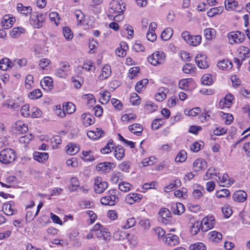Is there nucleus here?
I'll use <instances>...</instances> for the list:
<instances>
[{"label":"nucleus","instance_id":"1","mask_svg":"<svg viewBox=\"0 0 250 250\" xmlns=\"http://www.w3.org/2000/svg\"><path fill=\"white\" fill-rule=\"evenodd\" d=\"M119 193V191L117 189H112L109 190L107 195L101 198L100 200L101 204L104 205H114L119 200L118 197Z\"/></svg>","mask_w":250,"mask_h":250},{"label":"nucleus","instance_id":"2","mask_svg":"<svg viewBox=\"0 0 250 250\" xmlns=\"http://www.w3.org/2000/svg\"><path fill=\"white\" fill-rule=\"evenodd\" d=\"M16 157V152L11 148H6L0 152V162L3 164L14 162Z\"/></svg>","mask_w":250,"mask_h":250},{"label":"nucleus","instance_id":"3","mask_svg":"<svg viewBox=\"0 0 250 250\" xmlns=\"http://www.w3.org/2000/svg\"><path fill=\"white\" fill-rule=\"evenodd\" d=\"M165 60V55L162 51H155L151 55L147 57L148 62L154 66L164 63Z\"/></svg>","mask_w":250,"mask_h":250},{"label":"nucleus","instance_id":"4","mask_svg":"<svg viewBox=\"0 0 250 250\" xmlns=\"http://www.w3.org/2000/svg\"><path fill=\"white\" fill-rule=\"evenodd\" d=\"M125 9V5L122 0H113L110 3V14L123 13Z\"/></svg>","mask_w":250,"mask_h":250},{"label":"nucleus","instance_id":"5","mask_svg":"<svg viewBox=\"0 0 250 250\" xmlns=\"http://www.w3.org/2000/svg\"><path fill=\"white\" fill-rule=\"evenodd\" d=\"M159 221L164 224H169L172 217L170 211L167 208H162L159 212Z\"/></svg>","mask_w":250,"mask_h":250},{"label":"nucleus","instance_id":"6","mask_svg":"<svg viewBox=\"0 0 250 250\" xmlns=\"http://www.w3.org/2000/svg\"><path fill=\"white\" fill-rule=\"evenodd\" d=\"M108 187V183L105 181H103L100 177H97L94 179V189L97 193L103 192Z\"/></svg>","mask_w":250,"mask_h":250},{"label":"nucleus","instance_id":"7","mask_svg":"<svg viewBox=\"0 0 250 250\" xmlns=\"http://www.w3.org/2000/svg\"><path fill=\"white\" fill-rule=\"evenodd\" d=\"M27 125L21 121L16 122L12 126V130L17 134H21L28 131Z\"/></svg>","mask_w":250,"mask_h":250},{"label":"nucleus","instance_id":"8","mask_svg":"<svg viewBox=\"0 0 250 250\" xmlns=\"http://www.w3.org/2000/svg\"><path fill=\"white\" fill-rule=\"evenodd\" d=\"M228 38L230 44L234 43H239L242 42L244 40V36L240 32H231L229 33Z\"/></svg>","mask_w":250,"mask_h":250},{"label":"nucleus","instance_id":"9","mask_svg":"<svg viewBox=\"0 0 250 250\" xmlns=\"http://www.w3.org/2000/svg\"><path fill=\"white\" fill-rule=\"evenodd\" d=\"M43 21V19L42 18V15L40 17L37 13H32L30 16V22L34 28H41L42 26Z\"/></svg>","mask_w":250,"mask_h":250},{"label":"nucleus","instance_id":"10","mask_svg":"<svg viewBox=\"0 0 250 250\" xmlns=\"http://www.w3.org/2000/svg\"><path fill=\"white\" fill-rule=\"evenodd\" d=\"M202 225V230L206 231L208 229H212L215 225V220L212 217H205L201 223Z\"/></svg>","mask_w":250,"mask_h":250},{"label":"nucleus","instance_id":"11","mask_svg":"<svg viewBox=\"0 0 250 250\" xmlns=\"http://www.w3.org/2000/svg\"><path fill=\"white\" fill-rule=\"evenodd\" d=\"M15 21L14 17L10 15H6L2 19L1 24L4 29H8L12 27Z\"/></svg>","mask_w":250,"mask_h":250},{"label":"nucleus","instance_id":"12","mask_svg":"<svg viewBox=\"0 0 250 250\" xmlns=\"http://www.w3.org/2000/svg\"><path fill=\"white\" fill-rule=\"evenodd\" d=\"M165 243L170 246H174L178 244L179 242L178 237L173 234L168 233L164 238Z\"/></svg>","mask_w":250,"mask_h":250},{"label":"nucleus","instance_id":"13","mask_svg":"<svg viewBox=\"0 0 250 250\" xmlns=\"http://www.w3.org/2000/svg\"><path fill=\"white\" fill-rule=\"evenodd\" d=\"M114 167V164L112 163L103 162L99 163L97 166V169L98 171L106 173L109 172Z\"/></svg>","mask_w":250,"mask_h":250},{"label":"nucleus","instance_id":"14","mask_svg":"<svg viewBox=\"0 0 250 250\" xmlns=\"http://www.w3.org/2000/svg\"><path fill=\"white\" fill-rule=\"evenodd\" d=\"M206 56L204 54H198L195 57V62L197 66L200 68H207L208 65L206 60Z\"/></svg>","mask_w":250,"mask_h":250},{"label":"nucleus","instance_id":"15","mask_svg":"<svg viewBox=\"0 0 250 250\" xmlns=\"http://www.w3.org/2000/svg\"><path fill=\"white\" fill-rule=\"evenodd\" d=\"M104 134V132L101 128H96L94 130H89L87 132V136L93 140L101 138Z\"/></svg>","mask_w":250,"mask_h":250},{"label":"nucleus","instance_id":"16","mask_svg":"<svg viewBox=\"0 0 250 250\" xmlns=\"http://www.w3.org/2000/svg\"><path fill=\"white\" fill-rule=\"evenodd\" d=\"M247 194L243 190L236 191L232 195L234 201L238 202H243L247 199Z\"/></svg>","mask_w":250,"mask_h":250},{"label":"nucleus","instance_id":"17","mask_svg":"<svg viewBox=\"0 0 250 250\" xmlns=\"http://www.w3.org/2000/svg\"><path fill=\"white\" fill-rule=\"evenodd\" d=\"M142 195L136 193H130L125 197V201L129 204H133L135 202H139L142 198Z\"/></svg>","mask_w":250,"mask_h":250},{"label":"nucleus","instance_id":"18","mask_svg":"<svg viewBox=\"0 0 250 250\" xmlns=\"http://www.w3.org/2000/svg\"><path fill=\"white\" fill-rule=\"evenodd\" d=\"M193 167L195 171H198L205 169L207 167V164L203 159H198L193 163Z\"/></svg>","mask_w":250,"mask_h":250},{"label":"nucleus","instance_id":"19","mask_svg":"<svg viewBox=\"0 0 250 250\" xmlns=\"http://www.w3.org/2000/svg\"><path fill=\"white\" fill-rule=\"evenodd\" d=\"M81 119L83 120V124L86 126L90 125L95 123V119L94 117L90 114H83L81 116Z\"/></svg>","mask_w":250,"mask_h":250},{"label":"nucleus","instance_id":"20","mask_svg":"<svg viewBox=\"0 0 250 250\" xmlns=\"http://www.w3.org/2000/svg\"><path fill=\"white\" fill-rule=\"evenodd\" d=\"M129 130L138 136H140L142 134L143 130V126L140 124H134L128 126Z\"/></svg>","mask_w":250,"mask_h":250},{"label":"nucleus","instance_id":"21","mask_svg":"<svg viewBox=\"0 0 250 250\" xmlns=\"http://www.w3.org/2000/svg\"><path fill=\"white\" fill-rule=\"evenodd\" d=\"M111 73L110 66L108 64H105L103 68L101 74L99 76L100 80H104L107 78Z\"/></svg>","mask_w":250,"mask_h":250},{"label":"nucleus","instance_id":"22","mask_svg":"<svg viewBox=\"0 0 250 250\" xmlns=\"http://www.w3.org/2000/svg\"><path fill=\"white\" fill-rule=\"evenodd\" d=\"M237 51L239 54V57L241 59V61H243L246 58H249V54L250 49L246 46H240L238 49Z\"/></svg>","mask_w":250,"mask_h":250},{"label":"nucleus","instance_id":"23","mask_svg":"<svg viewBox=\"0 0 250 250\" xmlns=\"http://www.w3.org/2000/svg\"><path fill=\"white\" fill-rule=\"evenodd\" d=\"M185 210L184 205L181 203H177L172 206V211L174 214L180 215Z\"/></svg>","mask_w":250,"mask_h":250},{"label":"nucleus","instance_id":"24","mask_svg":"<svg viewBox=\"0 0 250 250\" xmlns=\"http://www.w3.org/2000/svg\"><path fill=\"white\" fill-rule=\"evenodd\" d=\"M33 155L34 159L40 163H44L48 158V154L46 152H35Z\"/></svg>","mask_w":250,"mask_h":250},{"label":"nucleus","instance_id":"25","mask_svg":"<svg viewBox=\"0 0 250 250\" xmlns=\"http://www.w3.org/2000/svg\"><path fill=\"white\" fill-rule=\"evenodd\" d=\"M218 180L220 185L222 187L229 186L232 183L227 174H224L222 177L218 176Z\"/></svg>","mask_w":250,"mask_h":250},{"label":"nucleus","instance_id":"26","mask_svg":"<svg viewBox=\"0 0 250 250\" xmlns=\"http://www.w3.org/2000/svg\"><path fill=\"white\" fill-rule=\"evenodd\" d=\"M80 150L79 145L73 143H69L67 146L66 152L70 155H75Z\"/></svg>","mask_w":250,"mask_h":250},{"label":"nucleus","instance_id":"27","mask_svg":"<svg viewBox=\"0 0 250 250\" xmlns=\"http://www.w3.org/2000/svg\"><path fill=\"white\" fill-rule=\"evenodd\" d=\"M114 156L118 160H122L125 156V149L121 146H117L114 150Z\"/></svg>","mask_w":250,"mask_h":250},{"label":"nucleus","instance_id":"28","mask_svg":"<svg viewBox=\"0 0 250 250\" xmlns=\"http://www.w3.org/2000/svg\"><path fill=\"white\" fill-rule=\"evenodd\" d=\"M25 31V29L22 27H14L10 31V35L13 38H18Z\"/></svg>","mask_w":250,"mask_h":250},{"label":"nucleus","instance_id":"29","mask_svg":"<svg viewBox=\"0 0 250 250\" xmlns=\"http://www.w3.org/2000/svg\"><path fill=\"white\" fill-rule=\"evenodd\" d=\"M209 239L215 242H219L222 238V234L216 231L210 232L208 234Z\"/></svg>","mask_w":250,"mask_h":250},{"label":"nucleus","instance_id":"30","mask_svg":"<svg viewBox=\"0 0 250 250\" xmlns=\"http://www.w3.org/2000/svg\"><path fill=\"white\" fill-rule=\"evenodd\" d=\"M136 221L134 217L128 218L122 223L121 228L124 229H128L135 226Z\"/></svg>","mask_w":250,"mask_h":250},{"label":"nucleus","instance_id":"31","mask_svg":"<svg viewBox=\"0 0 250 250\" xmlns=\"http://www.w3.org/2000/svg\"><path fill=\"white\" fill-rule=\"evenodd\" d=\"M217 66L219 68L222 70L224 69H229L232 68V63L229 60L226 59L219 62L217 63Z\"/></svg>","mask_w":250,"mask_h":250},{"label":"nucleus","instance_id":"32","mask_svg":"<svg viewBox=\"0 0 250 250\" xmlns=\"http://www.w3.org/2000/svg\"><path fill=\"white\" fill-rule=\"evenodd\" d=\"M101 97L99 99V102L103 104H106L110 99V92L106 90H103L100 92Z\"/></svg>","mask_w":250,"mask_h":250},{"label":"nucleus","instance_id":"33","mask_svg":"<svg viewBox=\"0 0 250 250\" xmlns=\"http://www.w3.org/2000/svg\"><path fill=\"white\" fill-rule=\"evenodd\" d=\"M129 234L121 230L116 231L113 235L114 239L116 240H123L126 239Z\"/></svg>","mask_w":250,"mask_h":250},{"label":"nucleus","instance_id":"34","mask_svg":"<svg viewBox=\"0 0 250 250\" xmlns=\"http://www.w3.org/2000/svg\"><path fill=\"white\" fill-rule=\"evenodd\" d=\"M238 6V2L236 0H226L225 6L227 10H235Z\"/></svg>","mask_w":250,"mask_h":250},{"label":"nucleus","instance_id":"35","mask_svg":"<svg viewBox=\"0 0 250 250\" xmlns=\"http://www.w3.org/2000/svg\"><path fill=\"white\" fill-rule=\"evenodd\" d=\"M223 8L217 7L211 8L207 12V15L209 17H213L216 15H219L222 13Z\"/></svg>","mask_w":250,"mask_h":250},{"label":"nucleus","instance_id":"36","mask_svg":"<svg viewBox=\"0 0 250 250\" xmlns=\"http://www.w3.org/2000/svg\"><path fill=\"white\" fill-rule=\"evenodd\" d=\"M12 62H10L7 58L2 59L0 61V69L2 70L5 71L8 68H11Z\"/></svg>","mask_w":250,"mask_h":250},{"label":"nucleus","instance_id":"37","mask_svg":"<svg viewBox=\"0 0 250 250\" xmlns=\"http://www.w3.org/2000/svg\"><path fill=\"white\" fill-rule=\"evenodd\" d=\"M53 80L50 77H45L43 80L41 81V85L42 87L45 86L51 89L53 87Z\"/></svg>","mask_w":250,"mask_h":250},{"label":"nucleus","instance_id":"38","mask_svg":"<svg viewBox=\"0 0 250 250\" xmlns=\"http://www.w3.org/2000/svg\"><path fill=\"white\" fill-rule=\"evenodd\" d=\"M173 30L171 28H166L161 34V38L164 41L168 40L172 36Z\"/></svg>","mask_w":250,"mask_h":250},{"label":"nucleus","instance_id":"39","mask_svg":"<svg viewBox=\"0 0 250 250\" xmlns=\"http://www.w3.org/2000/svg\"><path fill=\"white\" fill-rule=\"evenodd\" d=\"M74 16H75L78 25H82L83 24L84 16L83 13L80 10H77L74 12Z\"/></svg>","mask_w":250,"mask_h":250},{"label":"nucleus","instance_id":"40","mask_svg":"<svg viewBox=\"0 0 250 250\" xmlns=\"http://www.w3.org/2000/svg\"><path fill=\"white\" fill-rule=\"evenodd\" d=\"M204 33L207 40H211L216 35V31L213 28H207L204 30Z\"/></svg>","mask_w":250,"mask_h":250},{"label":"nucleus","instance_id":"41","mask_svg":"<svg viewBox=\"0 0 250 250\" xmlns=\"http://www.w3.org/2000/svg\"><path fill=\"white\" fill-rule=\"evenodd\" d=\"M109 233L107 232V229L104 228L95 233L98 238H103L104 240H106V237L109 236Z\"/></svg>","mask_w":250,"mask_h":250},{"label":"nucleus","instance_id":"42","mask_svg":"<svg viewBox=\"0 0 250 250\" xmlns=\"http://www.w3.org/2000/svg\"><path fill=\"white\" fill-rule=\"evenodd\" d=\"M145 108L148 112L151 113L157 110V106L153 103L147 101L145 105Z\"/></svg>","mask_w":250,"mask_h":250},{"label":"nucleus","instance_id":"43","mask_svg":"<svg viewBox=\"0 0 250 250\" xmlns=\"http://www.w3.org/2000/svg\"><path fill=\"white\" fill-rule=\"evenodd\" d=\"M190 250H206V246L203 243H196L189 246Z\"/></svg>","mask_w":250,"mask_h":250},{"label":"nucleus","instance_id":"44","mask_svg":"<svg viewBox=\"0 0 250 250\" xmlns=\"http://www.w3.org/2000/svg\"><path fill=\"white\" fill-rule=\"evenodd\" d=\"M123 179V175L121 172H115L113 173L111 176V182L114 184H117L119 180H122Z\"/></svg>","mask_w":250,"mask_h":250},{"label":"nucleus","instance_id":"45","mask_svg":"<svg viewBox=\"0 0 250 250\" xmlns=\"http://www.w3.org/2000/svg\"><path fill=\"white\" fill-rule=\"evenodd\" d=\"M187 158V153L185 150L180 151L175 158L176 162H183L186 161Z\"/></svg>","mask_w":250,"mask_h":250},{"label":"nucleus","instance_id":"46","mask_svg":"<svg viewBox=\"0 0 250 250\" xmlns=\"http://www.w3.org/2000/svg\"><path fill=\"white\" fill-rule=\"evenodd\" d=\"M63 34L66 40H71L73 37V33L70 28L68 27H64L62 29Z\"/></svg>","mask_w":250,"mask_h":250},{"label":"nucleus","instance_id":"47","mask_svg":"<svg viewBox=\"0 0 250 250\" xmlns=\"http://www.w3.org/2000/svg\"><path fill=\"white\" fill-rule=\"evenodd\" d=\"M130 102L133 105H138L141 103V98L136 93H133L130 96Z\"/></svg>","mask_w":250,"mask_h":250},{"label":"nucleus","instance_id":"48","mask_svg":"<svg viewBox=\"0 0 250 250\" xmlns=\"http://www.w3.org/2000/svg\"><path fill=\"white\" fill-rule=\"evenodd\" d=\"M42 96V93L39 89H36L29 93L28 97L31 99H37Z\"/></svg>","mask_w":250,"mask_h":250},{"label":"nucleus","instance_id":"49","mask_svg":"<svg viewBox=\"0 0 250 250\" xmlns=\"http://www.w3.org/2000/svg\"><path fill=\"white\" fill-rule=\"evenodd\" d=\"M202 83L204 85H210L212 83V79L210 75L206 74L202 77Z\"/></svg>","mask_w":250,"mask_h":250},{"label":"nucleus","instance_id":"50","mask_svg":"<svg viewBox=\"0 0 250 250\" xmlns=\"http://www.w3.org/2000/svg\"><path fill=\"white\" fill-rule=\"evenodd\" d=\"M82 98L87 101V104H91L92 105L96 103V99L94 98V96L92 94H87L83 95Z\"/></svg>","mask_w":250,"mask_h":250},{"label":"nucleus","instance_id":"51","mask_svg":"<svg viewBox=\"0 0 250 250\" xmlns=\"http://www.w3.org/2000/svg\"><path fill=\"white\" fill-rule=\"evenodd\" d=\"M63 110H65L67 113H73L76 110L75 105L72 103H68L65 105L63 106Z\"/></svg>","mask_w":250,"mask_h":250},{"label":"nucleus","instance_id":"52","mask_svg":"<svg viewBox=\"0 0 250 250\" xmlns=\"http://www.w3.org/2000/svg\"><path fill=\"white\" fill-rule=\"evenodd\" d=\"M148 83L147 79H145L138 82L135 86V90L137 92H140L145 85Z\"/></svg>","mask_w":250,"mask_h":250},{"label":"nucleus","instance_id":"53","mask_svg":"<svg viewBox=\"0 0 250 250\" xmlns=\"http://www.w3.org/2000/svg\"><path fill=\"white\" fill-rule=\"evenodd\" d=\"M201 37L199 35L192 36L190 41V43L189 44L192 46H197L201 43Z\"/></svg>","mask_w":250,"mask_h":250},{"label":"nucleus","instance_id":"54","mask_svg":"<svg viewBox=\"0 0 250 250\" xmlns=\"http://www.w3.org/2000/svg\"><path fill=\"white\" fill-rule=\"evenodd\" d=\"M201 224L199 222H196L190 229V232L192 235H195L198 233L200 229Z\"/></svg>","mask_w":250,"mask_h":250},{"label":"nucleus","instance_id":"55","mask_svg":"<svg viewBox=\"0 0 250 250\" xmlns=\"http://www.w3.org/2000/svg\"><path fill=\"white\" fill-rule=\"evenodd\" d=\"M131 185L127 183L122 182L119 184L118 188L120 190L124 192H127L130 190Z\"/></svg>","mask_w":250,"mask_h":250},{"label":"nucleus","instance_id":"56","mask_svg":"<svg viewBox=\"0 0 250 250\" xmlns=\"http://www.w3.org/2000/svg\"><path fill=\"white\" fill-rule=\"evenodd\" d=\"M230 192L227 189H222L216 192V197L218 198L227 197L229 195Z\"/></svg>","mask_w":250,"mask_h":250},{"label":"nucleus","instance_id":"57","mask_svg":"<svg viewBox=\"0 0 250 250\" xmlns=\"http://www.w3.org/2000/svg\"><path fill=\"white\" fill-rule=\"evenodd\" d=\"M21 114L25 117H27L30 115L29 111V105L26 104L23 105L21 109Z\"/></svg>","mask_w":250,"mask_h":250},{"label":"nucleus","instance_id":"58","mask_svg":"<svg viewBox=\"0 0 250 250\" xmlns=\"http://www.w3.org/2000/svg\"><path fill=\"white\" fill-rule=\"evenodd\" d=\"M186 112V111H185ZM201 112V109L199 107H194L190 110H189L187 111V113L185 112L186 115H188L190 116H195L199 113Z\"/></svg>","mask_w":250,"mask_h":250},{"label":"nucleus","instance_id":"59","mask_svg":"<svg viewBox=\"0 0 250 250\" xmlns=\"http://www.w3.org/2000/svg\"><path fill=\"white\" fill-rule=\"evenodd\" d=\"M33 84V77L31 75H28L25 78V85L26 88H30Z\"/></svg>","mask_w":250,"mask_h":250},{"label":"nucleus","instance_id":"60","mask_svg":"<svg viewBox=\"0 0 250 250\" xmlns=\"http://www.w3.org/2000/svg\"><path fill=\"white\" fill-rule=\"evenodd\" d=\"M51 143L52 144V147L53 148H58V145H60L62 143V139L59 136L54 137L51 139Z\"/></svg>","mask_w":250,"mask_h":250},{"label":"nucleus","instance_id":"61","mask_svg":"<svg viewBox=\"0 0 250 250\" xmlns=\"http://www.w3.org/2000/svg\"><path fill=\"white\" fill-rule=\"evenodd\" d=\"M31 116L33 118L40 117L42 115V111L37 107H33L31 109Z\"/></svg>","mask_w":250,"mask_h":250},{"label":"nucleus","instance_id":"62","mask_svg":"<svg viewBox=\"0 0 250 250\" xmlns=\"http://www.w3.org/2000/svg\"><path fill=\"white\" fill-rule=\"evenodd\" d=\"M162 119H158L154 120L151 124L152 129L154 130L157 129L162 125Z\"/></svg>","mask_w":250,"mask_h":250},{"label":"nucleus","instance_id":"63","mask_svg":"<svg viewBox=\"0 0 250 250\" xmlns=\"http://www.w3.org/2000/svg\"><path fill=\"white\" fill-rule=\"evenodd\" d=\"M203 146L201 144H199L198 142H194L190 146V149L194 152H198L202 149Z\"/></svg>","mask_w":250,"mask_h":250},{"label":"nucleus","instance_id":"64","mask_svg":"<svg viewBox=\"0 0 250 250\" xmlns=\"http://www.w3.org/2000/svg\"><path fill=\"white\" fill-rule=\"evenodd\" d=\"M111 103L112 105L117 109L121 110L123 106L122 103L120 101L116 99L112 98L111 100Z\"/></svg>","mask_w":250,"mask_h":250}]
</instances>
